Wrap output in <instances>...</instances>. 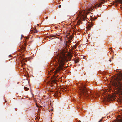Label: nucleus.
Here are the masks:
<instances>
[{
	"label": "nucleus",
	"instance_id": "nucleus-1",
	"mask_svg": "<svg viewBox=\"0 0 122 122\" xmlns=\"http://www.w3.org/2000/svg\"><path fill=\"white\" fill-rule=\"evenodd\" d=\"M59 52V54L57 55L55 58L56 61V63H55V66L58 65L59 66L54 72L55 74H56L57 72L60 71L63 69L64 62L68 60V58L69 60H70L71 57V54L67 53L66 51H64L63 49L60 51Z\"/></svg>",
	"mask_w": 122,
	"mask_h": 122
},
{
	"label": "nucleus",
	"instance_id": "nucleus-2",
	"mask_svg": "<svg viewBox=\"0 0 122 122\" xmlns=\"http://www.w3.org/2000/svg\"><path fill=\"white\" fill-rule=\"evenodd\" d=\"M115 80L112 82L113 88L116 90L118 95L122 99V73L120 72L114 78Z\"/></svg>",
	"mask_w": 122,
	"mask_h": 122
},
{
	"label": "nucleus",
	"instance_id": "nucleus-3",
	"mask_svg": "<svg viewBox=\"0 0 122 122\" xmlns=\"http://www.w3.org/2000/svg\"><path fill=\"white\" fill-rule=\"evenodd\" d=\"M80 90L81 93L83 94V95L85 97H88L90 98H92V99H94L96 97L95 96L92 94H90V95H88V94H85V93L87 91V89L85 87V85L83 84L81 85L80 88Z\"/></svg>",
	"mask_w": 122,
	"mask_h": 122
},
{
	"label": "nucleus",
	"instance_id": "nucleus-4",
	"mask_svg": "<svg viewBox=\"0 0 122 122\" xmlns=\"http://www.w3.org/2000/svg\"><path fill=\"white\" fill-rule=\"evenodd\" d=\"M92 9L91 6L90 8H88L87 9L85 10L80 14L79 16V18L82 20H84L87 17V14L89 13L88 11H90Z\"/></svg>",
	"mask_w": 122,
	"mask_h": 122
},
{
	"label": "nucleus",
	"instance_id": "nucleus-5",
	"mask_svg": "<svg viewBox=\"0 0 122 122\" xmlns=\"http://www.w3.org/2000/svg\"><path fill=\"white\" fill-rule=\"evenodd\" d=\"M106 91V90H103L101 92V97H102L103 98V97H102V96H103L105 95V93H103V92H105ZM112 97V96L110 95H108V96H104L103 98H102V99H103L104 100V101H109L111 99V98Z\"/></svg>",
	"mask_w": 122,
	"mask_h": 122
},
{
	"label": "nucleus",
	"instance_id": "nucleus-6",
	"mask_svg": "<svg viewBox=\"0 0 122 122\" xmlns=\"http://www.w3.org/2000/svg\"><path fill=\"white\" fill-rule=\"evenodd\" d=\"M114 121L117 122H122V117H121L119 115L118 118L115 120Z\"/></svg>",
	"mask_w": 122,
	"mask_h": 122
},
{
	"label": "nucleus",
	"instance_id": "nucleus-7",
	"mask_svg": "<svg viewBox=\"0 0 122 122\" xmlns=\"http://www.w3.org/2000/svg\"><path fill=\"white\" fill-rule=\"evenodd\" d=\"M87 26L86 27V28L89 30H90V29L91 27H92L93 25V23H90V24H89L87 25Z\"/></svg>",
	"mask_w": 122,
	"mask_h": 122
},
{
	"label": "nucleus",
	"instance_id": "nucleus-8",
	"mask_svg": "<svg viewBox=\"0 0 122 122\" xmlns=\"http://www.w3.org/2000/svg\"><path fill=\"white\" fill-rule=\"evenodd\" d=\"M100 6V4H99V5H95V6H94L93 7V8H96V7H99Z\"/></svg>",
	"mask_w": 122,
	"mask_h": 122
},
{
	"label": "nucleus",
	"instance_id": "nucleus-9",
	"mask_svg": "<svg viewBox=\"0 0 122 122\" xmlns=\"http://www.w3.org/2000/svg\"><path fill=\"white\" fill-rule=\"evenodd\" d=\"M24 88L25 89V90L26 91L27 90H28V89H29V88H27L26 87H24Z\"/></svg>",
	"mask_w": 122,
	"mask_h": 122
},
{
	"label": "nucleus",
	"instance_id": "nucleus-10",
	"mask_svg": "<svg viewBox=\"0 0 122 122\" xmlns=\"http://www.w3.org/2000/svg\"><path fill=\"white\" fill-rule=\"evenodd\" d=\"M36 106H37V107H38L39 106L38 105H37V104L36 103Z\"/></svg>",
	"mask_w": 122,
	"mask_h": 122
},
{
	"label": "nucleus",
	"instance_id": "nucleus-11",
	"mask_svg": "<svg viewBox=\"0 0 122 122\" xmlns=\"http://www.w3.org/2000/svg\"><path fill=\"white\" fill-rule=\"evenodd\" d=\"M52 82L53 83H55V80H54L52 81Z\"/></svg>",
	"mask_w": 122,
	"mask_h": 122
},
{
	"label": "nucleus",
	"instance_id": "nucleus-12",
	"mask_svg": "<svg viewBox=\"0 0 122 122\" xmlns=\"http://www.w3.org/2000/svg\"><path fill=\"white\" fill-rule=\"evenodd\" d=\"M61 7V5H59L58 6V7L59 8H60Z\"/></svg>",
	"mask_w": 122,
	"mask_h": 122
},
{
	"label": "nucleus",
	"instance_id": "nucleus-13",
	"mask_svg": "<svg viewBox=\"0 0 122 122\" xmlns=\"http://www.w3.org/2000/svg\"><path fill=\"white\" fill-rule=\"evenodd\" d=\"M39 25V24H37V25Z\"/></svg>",
	"mask_w": 122,
	"mask_h": 122
},
{
	"label": "nucleus",
	"instance_id": "nucleus-14",
	"mask_svg": "<svg viewBox=\"0 0 122 122\" xmlns=\"http://www.w3.org/2000/svg\"><path fill=\"white\" fill-rule=\"evenodd\" d=\"M109 61H111L110 60H109Z\"/></svg>",
	"mask_w": 122,
	"mask_h": 122
},
{
	"label": "nucleus",
	"instance_id": "nucleus-15",
	"mask_svg": "<svg viewBox=\"0 0 122 122\" xmlns=\"http://www.w3.org/2000/svg\"><path fill=\"white\" fill-rule=\"evenodd\" d=\"M78 62L77 61H76V63H77V62Z\"/></svg>",
	"mask_w": 122,
	"mask_h": 122
},
{
	"label": "nucleus",
	"instance_id": "nucleus-16",
	"mask_svg": "<svg viewBox=\"0 0 122 122\" xmlns=\"http://www.w3.org/2000/svg\"><path fill=\"white\" fill-rule=\"evenodd\" d=\"M54 61H55L54 60Z\"/></svg>",
	"mask_w": 122,
	"mask_h": 122
},
{
	"label": "nucleus",
	"instance_id": "nucleus-17",
	"mask_svg": "<svg viewBox=\"0 0 122 122\" xmlns=\"http://www.w3.org/2000/svg\"><path fill=\"white\" fill-rule=\"evenodd\" d=\"M88 23H90V22H89Z\"/></svg>",
	"mask_w": 122,
	"mask_h": 122
},
{
	"label": "nucleus",
	"instance_id": "nucleus-18",
	"mask_svg": "<svg viewBox=\"0 0 122 122\" xmlns=\"http://www.w3.org/2000/svg\"><path fill=\"white\" fill-rule=\"evenodd\" d=\"M71 23H70V25H71Z\"/></svg>",
	"mask_w": 122,
	"mask_h": 122
},
{
	"label": "nucleus",
	"instance_id": "nucleus-19",
	"mask_svg": "<svg viewBox=\"0 0 122 122\" xmlns=\"http://www.w3.org/2000/svg\"><path fill=\"white\" fill-rule=\"evenodd\" d=\"M101 120H100L99 122H100V121H101Z\"/></svg>",
	"mask_w": 122,
	"mask_h": 122
},
{
	"label": "nucleus",
	"instance_id": "nucleus-20",
	"mask_svg": "<svg viewBox=\"0 0 122 122\" xmlns=\"http://www.w3.org/2000/svg\"><path fill=\"white\" fill-rule=\"evenodd\" d=\"M77 23H78V22H77Z\"/></svg>",
	"mask_w": 122,
	"mask_h": 122
}]
</instances>
